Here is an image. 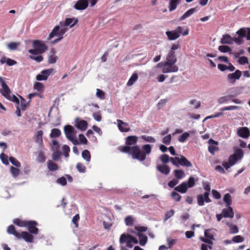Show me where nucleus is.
<instances>
[{
    "label": "nucleus",
    "instance_id": "30",
    "mask_svg": "<svg viewBox=\"0 0 250 250\" xmlns=\"http://www.w3.org/2000/svg\"><path fill=\"white\" fill-rule=\"evenodd\" d=\"M233 96L232 95H229L219 98L218 100V103L219 104H222L228 102L231 100Z\"/></svg>",
    "mask_w": 250,
    "mask_h": 250
},
{
    "label": "nucleus",
    "instance_id": "33",
    "mask_svg": "<svg viewBox=\"0 0 250 250\" xmlns=\"http://www.w3.org/2000/svg\"><path fill=\"white\" fill-rule=\"evenodd\" d=\"M223 200L226 203V207H230L232 200L231 195L229 193H226L225 194Z\"/></svg>",
    "mask_w": 250,
    "mask_h": 250
},
{
    "label": "nucleus",
    "instance_id": "3",
    "mask_svg": "<svg viewBox=\"0 0 250 250\" xmlns=\"http://www.w3.org/2000/svg\"><path fill=\"white\" fill-rule=\"evenodd\" d=\"M160 159L163 163H167L170 160L172 164L177 167H179L180 165L187 167L192 166L190 162L183 155H181L180 157L169 158L168 155L163 154L160 156Z\"/></svg>",
    "mask_w": 250,
    "mask_h": 250
},
{
    "label": "nucleus",
    "instance_id": "58",
    "mask_svg": "<svg viewBox=\"0 0 250 250\" xmlns=\"http://www.w3.org/2000/svg\"><path fill=\"white\" fill-rule=\"evenodd\" d=\"M96 96L99 98L103 100L105 98V93L103 90L100 89H97Z\"/></svg>",
    "mask_w": 250,
    "mask_h": 250
},
{
    "label": "nucleus",
    "instance_id": "43",
    "mask_svg": "<svg viewBox=\"0 0 250 250\" xmlns=\"http://www.w3.org/2000/svg\"><path fill=\"white\" fill-rule=\"evenodd\" d=\"M20 45V43L18 42H12L7 44L8 48L11 50H16Z\"/></svg>",
    "mask_w": 250,
    "mask_h": 250
},
{
    "label": "nucleus",
    "instance_id": "25",
    "mask_svg": "<svg viewBox=\"0 0 250 250\" xmlns=\"http://www.w3.org/2000/svg\"><path fill=\"white\" fill-rule=\"evenodd\" d=\"M233 42V39L229 35H223L221 39V42L222 44H232Z\"/></svg>",
    "mask_w": 250,
    "mask_h": 250
},
{
    "label": "nucleus",
    "instance_id": "24",
    "mask_svg": "<svg viewBox=\"0 0 250 250\" xmlns=\"http://www.w3.org/2000/svg\"><path fill=\"white\" fill-rule=\"evenodd\" d=\"M208 142H209V144H210V145L208 146V151L213 154H214V152L215 150H218V148L214 145H212V144L213 145H217L218 144V142L213 140V139H210L208 141Z\"/></svg>",
    "mask_w": 250,
    "mask_h": 250
},
{
    "label": "nucleus",
    "instance_id": "18",
    "mask_svg": "<svg viewBox=\"0 0 250 250\" xmlns=\"http://www.w3.org/2000/svg\"><path fill=\"white\" fill-rule=\"evenodd\" d=\"M227 208L222 209V213L224 218H232L234 216V212L231 207H227Z\"/></svg>",
    "mask_w": 250,
    "mask_h": 250
},
{
    "label": "nucleus",
    "instance_id": "52",
    "mask_svg": "<svg viewBox=\"0 0 250 250\" xmlns=\"http://www.w3.org/2000/svg\"><path fill=\"white\" fill-rule=\"evenodd\" d=\"M175 211L173 209H171L170 210L167 211L165 215L164 221L167 220L171 216H173Z\"/></svg>",
    "mask_w": 250,
    "mask_h": 250
},
{
    "label": "nucleus",
    "instance_id": "8",
    "mask_svg": "<svg viewBox=\"0 0 250 250\" xmlns=\"http://www.w3.org/2000/svg\"><path fill=\"white\" fill-rule=\"evenodd\" d=\"M242 75V72L236 70L234 73H229L227 76V80L229 83L233 84L239 80Z\"/></svg>",
    "mask_w": 250,
    "mask_h": 250
},
{
    "label": "nucleus",
    "instance_id": "11",
    "mask_svg": "<svg viewBox=\"0 0 250 250\" xmlns=\"http://www.w3.org/2000/svg\"><path fill=\"white\" fill-rule=\"evenodd\" d=\"M53 72V69L52 68L43 70L41 71L40 74L37 75L36 79L38 81L46 80Z\"/></svg>",
    "mask_w": 250,
    "mask_h": 250
},
{
    "label": "nucleus",
    "instance_id": "19",
    "mask_svg": "<svg viewBox=\"0 0 250 250\" xmlns=\"http://www.w3.org/2000/svg\"><path fill=\"white\" fill-rule=\"evenodd\" d=\"M23 238L25 241L27 242H32L34 239V236L26 231H22L21 233V238Z\"/></svg>",
    "mask_w": 250,
    "mask_h": 250
},
{
    "label": "nucleus",
    "instance_id": "16",
    "mask_svg": "<svg viewBox=\"0 0 250 250\" xmlns=\"http://www.w3.org/2000/svg\"><path fill=\"white\" fill-rule=\"evenodd\" d=\"M138 137L136 136H129L125 138V146H130L133 145L137 146L136 143L138 141Z\"/></svg>",
    "mask_w": 250,
    "mask_h": 250
},
{
    "label": "nucleus",
    "instance_id": "28",
    "mask_svg": "<svg viewBox=\"0 0 250 250\" xmlns=\"http://www.w3.org/2000/svg\"><path fill=\"white\" fill-rule=\"evenodd\" d=\"M130 234H122L120 238V243L121 244L124 243H130V239L129 238L130 237Z\"/></svg>",
    "mask_w": 250,
    "mask_h": 250
},
{
    "label": "nucleus",
    "instance_id": "32",
    "mask_svg": "<svg viewBox=\"0 0 250 250\" xmlns=\"http://www.w3.org/2000/svg\"><path fill=\"white\" fill-rule=\"evenodd\" d=\"M47 163L48 168L50 170L55 171L59 168L58 165L51 160H48Z\"/></svg>",
    "mask_w": 250,
    "mask_h": 250
},
{
    "label": "nucleus",
    "instance_id": "12",
    "mask_svg": "<svg viewBox=\"0 0 250 250\" xmlns=\"http://www.w3.org/2000/svg\"><path fill=\"white\" fill-rule=\"evenodd\" d=\"M78 21V19L75 18H66L64 21H61V23L64 27L71 28L76 24Z\"/></svg>",
    "mask_w": 250,
    "mask_h": 250
},
{
    "label": "nucleus",
    "instance_id": "31",
    "mask_svg": "<svg viewBox=\"0 0 250 250\" xmlns=\"http://www.w3.org/2000/svg\"><path fill=\"white\" fill-rule=\"evenodd\" d=\"M138 79V75L137 73H134L127 82V85L128 86L132 85L137 81Z\"/></svg>",
    "mask_w": 250,
    "mask_h": 250
},
{
    "label": "nucleus",
    "instance_id": "46",
    "mask_svg": "<svg viewBox=\"0 0 250 250\" xmlns=\"http://www.w3.org/2000/svg\"><path fill=\"white\" fill-rule=\"evenodd\" d=\"M125 223L127 226H132L134 225V220L131 216H128L125 219Z\"/></svg>",
    "mask_w": 250,
    "mask_h": 250
},
{
    "label": "nucleus",
    "instance_id": "47",
    "mask_svg": "<svg viewBox=\"0 0 250 250\" xmlns=\"http://www.w3.org/2000/svg\"><path fill=\"white\" fill-rule=\"evenodd\" d=\"M171 196L176 202L180 201L182 198V196L179 193L175 191L171 192Z\"/></svg>",
    "mask_w": 250,
    "mask_h": 250
},
{
    "label": "nucleus",
    "instance_id": "45",
    "mask_svg": "<svg viewBox=\"0 0 250 250\" xmlns=\"http://www.w3.org/2000/svg\"><path fill=\"white\" fill-rule=\"evenodd\" d=\"M185 182L186 183V185L188 188H190L194 187L195 184L194 178L192 176H190L188 178L187 182Z\"/></svg>",
    "mask_w": 250,
    "mask_h": 250
},
{
    "label": "nucleus",
    "instance_id": "39",
    "mask_svg": "<svg viewBox=\"0 0 250 250\" xmlns=\"http://www.w3.org/2000/svg\"><path fill=\"white\" fill-rule=\"evenodd\" d=\"M238 160H241L244 156V152L241 149H236L233 154Z\"/></svg>",
    "mask_w": 250,
    "mask_h": 250
},
{
    "label": "nucleus",
    "instance_id": "54",
    "mask_svg": "<svg viewBox=\"0 0 250 250\" xmlns=\"http://www.w3.org/2000/svg\"><path fill=\"white\" fill-rule=\"evenodd\" d=\"M0 159H1L3 164L5 165H8L9 164V162L8 160V156L5 155L4 153H2L0 155Z\"/></svg>",
    "mask_w": 250,
    "mask_h": 250
},
{
    "label": "nucleus",
    "instance_id": "9",
    "mask_svg": "<svg viewBox=\"0 0 250 250\" xmlns=\"http://www.w3.org/2000/svg\"><path fill=\"white\" fill-rule=\"evenodd\" d=\"M38 223L35 221H27L25 227L27 228L28 230L30 233L37 234L39 232V229L36 227Z\"/></svg>",
    "mask_w": 250,
    "mask_h": 250
},
{
    "label": "nucleus",
    "instance_id": "38",
    "mask_svg": "<svg viewBox=\"0 0 250 250\" xmlns=\"http://www.w3.org/2000/svg\"><path fill=\"white\" fill-rule=\"evenodd\" d=\"M226 224L229 227V232L230 233L234 234L238 232L239 230L238 227L236 225H232L229 222H227Z\"/></svg>",
    "mask_w": 250,
    "mask_h": 250
},
{
    "label": "nucleus",
    "instance_id": "41",
    "mask_svg": "<svg viewBox=\"0 0 250 250\" xmlns=\"http://www.w3.org/2000/svg\"><path fill=\"white\" fill-rule=\"evenodd\" d=\"M76 167L77 169L80 173H85L86 171V167L81 163H78Z\"/></svg>",
    "mask_w": 250,
    "mask_h": 250
},
{
    "label": "nucleus",
    "instance_id": "61",
    "mask_svg": "<svg viewBox=\"0 0 250 250\" xmlns=\"http://www.w3.org/2000/svg\"><path fill=\"white\" fill-rule=\"evenodd\" d=\"M80 220V216L78 214H76L72 218V222L75 226L76 228H78L79 226V221Z\"/></svg>",
    "mask_w": 250,
    "mask_h": 250
},
{
    "label": "nucleus",
    "instance_id": "62",
    "mask_svg": "<svg viewBox=\"0 0 250 250\" xmlns=\"http://www.w3.org/2000/svg\"><path fill=\"white\" fill-rule=\"evenodd\" d=\"M58 60L57 57L54 52H51L49 56V61L50 62H55Z\"/></svg>",
    "mask_w": 250,
    "mask_h": 250
},
{
    "label": "nucleus",
    "instance_id": "23",
    "mask_svg": "<svg viewBox=\"0 0 250 250\" xmlns=\"http://www.w3.org/2000/svg\"><path fill=\"white\" fill-rule=\"evenodd\" d=\"M117 122L118 124V128L121 132H126L130 131V128H123V127L122 126V125H124L125 126H127L128 125V123H125L121 120H117Z\"/></svg>",
    "mask_w": 250,
    "mask_h": 250
},
{
    "label": "nucleus",
    "instance_id": "34",
    "mask_svg": "<svg viewBox=\"0 0 250 250\" xmlns=\"http://www.w3.org/2000/svg\"><path fill=\"white\" fill-rule=\"evenodd\" d=\"M176 61V59L174 55V52L173 51H171L167 55L166 62H175Z\"/></svg>",
    "mask_w": 250,
    "mask_h": 250
},
{
    "label": "nucleus",
    "instance_id": "48",
    "mask_svg": "<svg viewBox=\"0 0 250 250\" xmlns=\"http://www.w3.org/2000/svg\"><path fill=\"white\" fill-rule=\"evenodd\" d=\"M10 171L14 177H18L20 174V169L13 166L10 167Z\"/></svg>",
    "mask_w": 250,
    "mask_h": 250
},
{
    "label": "nucleus",
    "instance_id": "22",
    "mask_svg": "<svg viewBox=\"0 0 250 250\" xmlns=\"http://www.w3.org/2000/svg\"><path fill=\"white\" fill-rule=\"evenodd\" d=\"M197 9L196 8H192L189 10H188L187 11H186L184 14L181 16L180 19L179 21H182L183 20H184L185 19H187V18L190 16L191 15H192L194 13L197 11Z\"/></svg>",
    "mask_w": 250,
    "mask_h": 250
},
{
    "label": "nucleus",
    "instance_id": "60",
    "mask_svg": "<svg viewBox=\"0 0 250 250\" xmlns=\"http://www.w3.org/2000/svg\"><path fill=\"white\" fill-rule=\"evenodd\" d=\"M171 141V136L170 134L164 137L163 139L162 142L164 144L168 145L170 144Z\"/></svg>",
    "mask_w": 250,
    "mask_h": 250
},
{
    "label": "nucleus",
    "instance_id": "7",
    "mask_svg": "<svg viewBox=\"0 0 250 250\" xmlns=\"http://www.w3.org/2000/svg\"><path fill=\"white\" fill-rule=\"evenodd\" d=\"M161 63H158L157 67H162V71L164 73L175 72L178 71V67L175 63H163V65H161Z\"/></svg>",
    "mask_w": 250,
    "mask_h": 250
},
{
    "label": "nucleus",
    "instance_id": "2",
    "mask_svg": "<svg viewBox=\"0 0 250 250\" xmlns=\"http://www.w3.org/2000/svg\"><path fill=\"white\" fill-rule=\"evenodd\" d=\"M33 49H29V53L31 54L29 57L32 60L37 62L43 61V57L41 54L47 50V47L44 42L36 40L33 42Z\"/></svg>",
    "mask_w": 250,
    "mask_h": 250
},
{
    "label": "nucleus",
    "instance_id": "55",
    "mask_svg": "<svg viewBox=\"0 0 250 250\" xmlns=\"http://www.w3.org/2000/svg\"><path fill=\"white\" fill-rule=\"evenodd\" d=\"M231 240L233 243H240L244 241V238L241 235H236L233 237Z\"/></svg>",
    "mask_w": 250,
    "mask_h": 250
},
{
    "label": "nucleus",
    "instance_id": "15",
    "mask_svg": "<svg viewBox=\"0 0 250 250\" xmlns=\"http://www.w3.org/2000/svg\"><path fill=\"white\" fill-rule=\"evenodd\" d=\"M238 135L244 138H247L250 135V132L249 128L247 127H241L238 129Z\"/></svg>",
    "mask_w": 250,
    "mask_h": 250
},
{
    "label": "nucleus",
    "instance_id": "51",
    "mask_svg": "<svg viewBox=\"0 0 250 250\" xmlns=\"http://www.w3.org/2000/svg\"><path fill=\"white\" fill-rule=\"evenodd\" d=\"M34 87L35 89L40 92L42 91L44 89V86L43 84L40 82H36L34 84Z\"/></svg>",
    "mask_w": 250,
    "mask_h": 250
},
{
    "label": "nucleus",
    "instance_id": "63",
    "mask_svg": "<svg viewBox=\"0 0 250 250\" xmlns=\"http://www.w3.org/2000/svg\"><path fill=\"white\" fill-rule=\"evenodd\" d=\"M218 49L220 51L223 53L229 52L231 50L229 46L226 45H221L219 46Z\"/></svg>",
    "mask_w": 250,
    "mask_h": 250
},
{
    "label": "nucleus",
    "instance_id": "6",
    "mask_svg": "<svg viewBox=\"0 0 250 250\" xmlns=\"http://www.w3.org/2000/svg\"><path fill=\"white\" fill-rule=\"evenodd\" d=\"M64 131L66 138L72 142L74 145L80 144L77 138L75 137L76 131L71 125H66L64 127Z\"/></svg>",
    "mask_w": 250,
    "mask_h": 250
},
{
    "label": "nucleus",
    "instance_id": "27",
    "mask_svg": "<svg viewBox=\"0 0 250 250\" xmlns=\"http://www.w3.org/2000/svg\"><path fill=\"white\" fill-rule=\"evenodd\" d=\"M43 131L39 130L35 134V141L36 142L40 145H43L42 135Z\"/></svg>",
    "mask_w": 250,
    "mask_h": 250
},
{
    "label": "nucleus",
    "instance_id": "49",
    "mask_svg": "<svg viewBox=\"0 0 250 250\" xmlns=\"http://www.w3.org/2000/svg\"><path fill=\"white\" fill-rule=\"evenodd\" d=\"M141 138L147 142L149 143H155L156 142L155 139L152 137V136H146V135H142L141 136Z\"/></svg>",
    "mask_w": 250,
    "mask_h": 250
},
{
    "label": "nucleus",
    "instance_id": "57",
    "mask_svg": "<svg viewBox=\"0 0 250 250\" xmlns=\"http://www.w3.org/2000/svg\"><path fill=\"white\" fill-rule=\"evenodd\" d=\"M54 152L52 154V159L54 161H58L61 156V153L58 150H54Z\"/></svg>",
    "mask_w": 250,
    "mask_h": 250
},
{
    "label": "nucleus",
    "instance_id": "44",
    "mask_svg": "<svg viewBox=\"0 0 250 250\" xmlns=\"http://www.w3.org/2000/svg\"><path fill=\"white\" fill-rule=\"evenodd\" d=\"M248 31H249V28H241L237 31L236 33L239 37L243 38L247 36Z\"/></svg>",
    "mask_w": 250,
    "mask_h": 250
},
{
    "label": "nucleus",
    "instance_id": "26",
    "mask_svg": "<svg viewBox=\"0 0 250 250\" xmlns=\"http://www.w3.org/2000/svg\"><path fill=\"white\" fill-rule=\"evenodd\" d=\"M157 168L160 172L165 175L168 174L170 172V168L167 165H158Z\"/></svg>",
    "mask_w": 250,
    "mask_h": 250
},
{
    "label": "nucleus",
    "instance_id": "50",
    "mask_svg": "<svg viewBox=\"0 0 250 250\" xmlns=\"http://www.w3.org/2000/svg\"><path fill=\"white\" fill-rule=\"evenodd\" d=\"M37 160L38 162L40 163L44 162L45 161V157L43 154V152L42 151H40L38 153Z\"/></svg>",
    "mask_w": 250,
    "mask_h": 250
},
{
    "label": "nucleus",
    "instance_id": "56",
    "mask_svg": "<svg viewBox=\"0 0 250 250\" xmlns=\"http://www.w3.org/2000/svg\"><path fill=\"white\" fill-rule=\"evenodd\" d=\"M9 161L14 166H15L17 167H21V164L14 157H10L9 158Z\"/></svg>",
    "mask_w": 250,
    "mask_h": 250
},
{
    "label": "nucleus",
    "instance_id": "1",
    "mask_svg": "<svg viewBox=\"0 0 250 250\" xmlns=\"http://www.w3.org/2000/svg\"><path fill=\"white\" fill-rule=\"evenodd\" d=\"M143 151H141L139 146H121L119 150L124 153H128L131 155L134 159H137L140 161H144L146 159V156L149 155L151 152V146L146 144L142 146Z\"/></svg>",
    "mask_w": 250,
    "mask_h": 250
},
{
    "label": "nucleus",
    "instance_id": "13",
    "mask_svg": "<svg viewBox=\"0 0 250 250\" xmlns=\"http://www.w3.org/2000/svg\"><path fill=\"white\" fill-rule=\"evenodd\" d=\"M0 82L1 83V86L2 87V89H0V92L5 98L8 99L9 98V95H10V90L2 79Z\"/></svg>",
    "mask_w": 250,
    "mask_h": 250
},
{
    "label": "nucleus",
    "instance_id": "37",
    "mask_svg": "<svg viewBox=\"0 0 250 250\" xmlns=\"http://www.w3.org/2000/svg\"><path fill=\"white\" fill-rule=\"evenodd\" d=\"M179 2V0H169V10L172 11L175 10Z\"/></svg>",
    "mask_w": 250,
    "mask_h": 250
},
{
    "label": "nucleus",
    "instance_id": "42",
    "mask_svg": "<svg viewBox=\"0 0 250 250\" xmlns=\"http://www.w3.org/2000/svg\"><path fill=\"white\" fill-rule=\"evenodd\" d=\"M189 133L188 132H185L179 136L178 139V141L181 143H184L189 137Z\"/></svg>",
    "mask_w": 250,
    "mask_h": 250
},
{
    "label": "nucleus",
    "instance_id": "5",
    "mask_svg": "<svg viewBox=\"0 0 250 250\" xmlns=\"http://www.w3.org/2000/svg\"><path fill=\"white\" fill-rule=\"evenodd\" d=\"M183 27L178 26L175 30L167 31L166 34L169 40H175L178 38L181 34L186 36L188 34V29L186 28L184 32L182 33Z\"/></svg>",
    "mask_w": 250,
    "mask_h": 250
},
{
    "label": "nucleus",
    "instance_id": "36",
    "mask_svg": "<svg viewBox=\"0 0 250 250\" xmlns=\"http://www.w3.org/2000/svg\"><path fill=\"white\" fill-rule=\"evenodd\" d=\"M82 156L86 162H90L91 159V155L90 152L88 150L85 149L83 150L82 153Z\"/></svg>",
    "mask_w": 250,
    "mask_h": 250
},
{
    "label": "nucleus",
    "instance_id": "20",
    "mask_svg": "<svg viewBox=\"0 0 250 250\" xmlns=\"http://www.w3.org/2000/svg\"><path fill=\"white\" fill-rule=\"evenodd\" d=\"M188 188L186 185L185 182L182 183L179 186L174 188V190L181 193H186Z\"/></svg>",
    "mask_w": 250,
    "mask_h": 250
},
{
    "label": "nucleus",
    "instance_id": "4",
    "mask_svg": "<svg viewBox=\"0 0 250 250\" xmlns=\"http://www.w3.org/2000/svg\"><path fill=\"white\" fill-rule=\"evenodd\" d=\"M68 29L67 27H64L60 22L59 25L54 27L52 32L49 35L48 39L51 40L54 37H58V39L53 41V43H55L63 38V35Z\"/></svg>",
    "mask_w": 250,
    "mask_h": 250
},
{
    "label": "nucleus",
    "instance_id": "21",
    "mask_svg": "<svg viewBox=\"0 0 250 250\" xmlns=\"http://www.w3.org/2000/svg\"><path fill=\"white\" fill-rule=\"evenodd\" d=\"M7 232L9 233V234H13L14 235L15 237H16L18 239H20L21 238V233H19L18 232L16 229H15V227H14V225H10L8 227V229H7Z\"/></svg>",
    "mask_w": 250,
    "mask_h": 250
},
{
    "label": "nucleus",
    "instance_id": "53",
    "mask_svg": "<svg viewBox=\"0 0 250 250\" xmlns=\"http://www.w3.org/2000/svg\"><path fill=\"white\" fill-rule=\"evenodd\" d=\"M27 221H22L19 219H16L14 221V223L20 227H25Z\"/></svg>",
    "mask_w": 250,
    "mask_h": 250
},
{
    "label": "nucleus",
    "instance_id": "10",
    "mask_svg": "<svg viewBox=\"0 0 250 250\" xmlns=\"http://www.w3.org/2000/svg\"><path fill=\"white\" fill-rule=\"evenodd\" d=\"M197 204L200 206L204 205V203H210L211 201L209 198V193L205 192L204 194H199L197 196Z\"/></svg>",
    "mask_w": 250,
    "mask_h": 250
},
{
    "label": "nucleus",
    "instance_id": "14",
    "mask_svg": "<svg viewBox=\"0 0 250 250\" xmlns=\"http://www.w3.org/2000/svg\"><path fill=\"white\" fill-rule=\"evenodd\" d=\"M75 126L78 129L84 131L87 128L88 124L84 120H80L79 118H77L75 120Z\"/></svg>",
    "mask_w": 250,
    "mask_h": 250
},
{
    "label": "nucleus",
    "instance_id": "40",
    "mask_svg": "<svg viewBox=\"0 0 250 250\" xmlns=\"http://www.w3.org/2000/svg\"><path fill=\"white\" fill-rule=\"evenodd\" d=\"M175 177L178 179H182L185 175V173L182 170L176 169L174 170Z\"/></svg>",
    "mask_w": 250,
    "mask_h": 250
},
{
    "label": "nucleus",
    "instance_id": "64",
    "mask_svg": "<svg viewBox=\"0 0 250 250\" xmlns=\"http://www.w3.org/2000/svg\"><path fill=\"white\" fill-rule=\"evenodd\" d=\"M51 147L53 150H59L60 148V144L57 141L53 140L52 141Z\"/></svg>",
    "mask_w": 250,
    "mask_h": 250
},
{
    "label": "nucleus",
    "instance_id": "17",
    "mask_svg": "<svg viewBox=\"0 0 250 250\" xmlns=\"http://www.w3.org/2000/svg\"><path fill=\"white\" fill-rule=\"evenodd\" d=\"M87 7V2L85 0H79L74 5V8L78 10H84Z\"/></svg>",
    "mask_w": 250,
    "mask_h": 250
},
{
    "label": "nucleus",
    "instance_id": "29",
    "mask_svg": "<svg viewBox=\"0 0 250 250\" xmlns=\"http://www.w3.org/2000/svg\"><path fill=\"white\" fill-rule=\"evenodd\" d=\"M137 235L139 238L140 244L142 246H144L147 242V237L141 233H138Z\"/></svg>",
    "mask_w": 250,
    "mask_h": 250
},
{
    "label": "nucleus",
    "instance_id": "35",
    "mask_svg": "<svg viewBox=\"0 0 250 250\" xmlns=\"http://www.w3.org/2000/svg\"><path fill=\"white\" fill-rule=\"evenodd\" d=\"M61 135V131L59 129L53 128L51 130L50 137L51 138L59 137Z\"/></svg>",
    "mask_w": 250,
    "mask_h": 250
},
{
    "label": "nucleus",
    "instance_id": "59",
    "mask_svg": "<svg viewBox=\"0 0 250 250\" xmlns=\"http://www.w3.org/2000/svg\"><path fill=\"white\" fill-rule=\"evenodd\" d=\"M239 108V106L236 105H230L228 106H226L222 107L220 109L221 111H224L226 110H232L238 109Z\"/></svg>",
    "mask_w": 250,
    "mask_h": 250
}]
</instances>
